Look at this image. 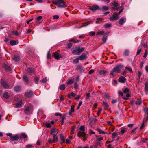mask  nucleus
<instances>
[{"instance_id":"49","label":"nucleus","mask_w":148,"mask_h":148,"mask_svg":"<svg viewBox=\"0 0 148 148\" xmlns=\"http://www.w3.org/2000/svg\"><path fill=\"white\" fill-rule=\"evenodd\" d=\"M145 116L143 121V122H146V121H148V115H145Z\"/></svg>"},{"instance_id":"6","label":"nucleus","mask_w":148,"mask_h":148,"mask_svg":"<svg viewBox=\"0 0 148 148\" xmlns=\"http://www.w3.org/2000/svg\"><path fill=\"white\" fill-rule=\"evenodd\" d=\"M6 135L9 136L12 141H17L19 139V135L18 134H16L13 136L12 133H8Z\"/></svg>"},{"instance_id":"64","label":"nucleus","mask_w":148,"mask_h":148,"mask_svg":"<svg viewBox=\"0 0 148 148\" xmlns=\"http://www.w3.org/2000/svg\"><path fill=\"white\" fill-rule=\"evenodd\" d=\"M42 18V16H39L36 18V20L37 21H39L41 20Z\"/></svg>"},{"instance_id":"38","label":"nucleus","mask_w":148,"mask_h":148,"mask_svg":"<svg viewBox=\"0 0 148 148\" xmlns=\"http://www.w3.org/2000/svg\"><path fill=\"white\" fill-rule=\"evenodd\" d=\"M141 51V47H140V46L138 48V50L137 52L136 55H138L139 53H140Z\"/></svg>"},{"instance_id":"31","label":"nucleus","mask_w":148,"mask_h":148,"mask_svg":"<svg viewBox=\"0 0 148 148\" xmlns=\"http://www.w3.org/2000/svg\"><path fill=\"white\" fill-rule=\"evenodd\" d=\"M20 59L19 57L16 55H15L14 57L13 58V60L15 61L18 62Z\"/></svg>"},{"instance_id":"12","label":"nucleus","mask_w":148,"mask_h":148,"mask_svg":"<svg viewBox=\"0 0 148 148\" xmlns=\"http://www.w3.org/2000/svg\"><path fill=\"white\" fill-rule=\"evenodd\" d=\"M34 95L33 92L32 91H30L29 92H27L25 94V96L27 97H31Z\"/></svg>"},{"instance_id":"16","label":"nucleus","mask_w":148,"mask_h":148,"mask_svg":"<svg viewBox=\"0 0 148 148\" xmlns=\"http://www.w3.org/2000/svg\"><path fill=\"white\" fill-rule=\"evenodd\" d=\"M30 109L29 107H26L25 108V109L24 111L25 113L26 114H29Z\"/></svg>"},{"instance_id":"59","label":"nucleus","mask_w":148,"mask_h":148,"mask_svg":"<svg viewBox=\"0 0 148 148\" xmlns=\"http://www.w3.org/2000/svg\"><path fill=\"white\" fill-rule=\"evenodd\" d=\"M90 97V93H87L86 94V99H89V97Z\"/></svg>"},{"instance_id":"62","label":"nucleus","mask_w":148,"mask_h":148,"mask_svg":"<svg viewBox=\"0 0 148 148\" xmlns=\"http://www.w3.org/2000/svg\"><path fill=\"white\" fill-rule=\"evenodd\" d=\"M125 68L126 69L128 70L131 73L132 72V69L131 68H130L126 66L125 67Z\"/></svg>"},{"instance_id":"55","label":"nucleus","mask_w":148,"mask_h":148,"mask_svg":"<svg viewBox=\"0 0 148 148\" xmlns=\"http://www.w3.org/2000/svg\"><path fill=\"white\" fill-rule=\"evenodd\" d=\"M145 89L147 90H148V83L146 82L145 84Z\"/></svg>"},{"instance_id":"21","label":"nucleus","mask_w":148,"mask_h":148,"mask_svg":"<svg viewBox=\"0 0 148 148\" xmlns=\"http://www.w3.org/2000/svg\"><path fill=\"white\" fill-rule=\"evenodd\" d=\"M3 67L5 70L7 71H10L11 70V67L6 64H5L4 65Z\"/></svg>"},{"instance_id":"23","label":"nucleus","mask_w":148,"mask_h":148,"mask_svg":"<svg viewBox=\"0 0 148 148\" xmlns=\"http://www.w3.org/2000/svg\"><path fill=\"white\" fill-rule=\"evenodd\" d=\"M109 9V8L108 7L104 6H103L102 7H100V10H101L102 11H103L104 10H107Z\"/></svg>"},{"instance_id":"51","label":"nucleus","mask_w":148,"mask_h":148,"mask_svg":"<svg viewBox=\"0 0 148 148\" xmlns=\"http://www.w3.org/2000/svg\"><path fill=\"white\" fill-rule=\"evenodd\" d=\"M12 34L16 36H18L19 34L18 31H14L12 32Z\"/></svg>"},{"instance_id":"52","label":"nucleus","mask_w":148,"mask_h":148,"mask_svg":"<svg viewBox=\"0 0 148 148\" xmlns=\"http://www.w3.org/2000/svg\"><path fill=\"white\" fill-rule=\"evenodd\" d=\"M112 138H114L115 136L117 135V133L116 132H115L112 133Z\"/></svg>"},{"instance_id":"14","label":"nucleus","mask_w":148,"mask_h":148,"mask_svg":"<svg viewBox=\"0 0 148 148\" xmlns=\"http://www.w3.org/2000/svg\"><path fill=\"white\" fill-rule=\"evenodd\" d=\"M79 60H85L86 58V57L85 54L83 53L78 57Z\"/></svg>"},{"instance_id":"41","label":"nucleus","mask_w":148,"mask_h":148,"mask_svg":"<svg viewBox=\"0 0 148 148\" xmlns=\"http://www.w3.org/2000/svg\"><path fill=\"white\" fill-rule=\"evenodd\" d=\"M47 80V77H45L42 80H40V82L42 83H46Z\"/></svg>"},{"instance_id":"33","label":"nucleus","mask_w":148,"mask_h":148,"mask_svg":"<svg viewBox=\"0 0 148 148\" xmlns=\"http://www.w3.org/2000/svg\"><path fill=\"white\" fill-rule=\"evenodd\" d=\"M90 23L88 22H86L84 23L83 25L79 27V28H81L83 27H85L89 24Z\"/></svg>"},{"instance_id":"47","label":"nucleus","mask_w":148,"mask_h":148,"mask_svg":"<svg viewBox=\"0 0 148 148\" xmlns=\"http://www.w3.org/2000/svg\"><path fill=\"white\" fill-rule=\"evenodd\" d=\"M79 58H77L75 59H74L73 60V62L75 63V64L78 63L79 62Z\"/></svg>"},{"instance_id":"17","label":"nucleus","mask_w":148,"mask_h":148,"mask_svg":"<svg viewBox=\"0 0 148 148\" xmlns=\"http://www.w3.org/2000/svg\"><path fill=\"white\" fill-rule=\"evenodd\" d=\"M10 97V95L8 92H5L3 95L2 97V99L6 98L7 99H8Z\"/></svg>"},{"instance_id":"19","label":"nucleus","mask_w":148,"mask_h":148,"mask_svg":"<svg viewBox=\"0 0 148 148\" xmlns=\"http://www.w3.org/2000/svg\"><path fill=\"white\" fill-rule=\"evenodd\" d=\"M60 138L62 141L60 143L61 144H62L65 142V139L64 138V135L63 134H60Z\"/></svg>"},{"instance_id":"48","label":"nucleus","mask_w":148,"mask_h":148,"mask_svg":"<svg viewBox=\"0 0 148 148\" xmlns=\"http://www.w3.org/2000/svg\"><path fill=\"white\" fill-rule=\"evenodd\" d=\"M142 102L141 100H138L137 101H136L135 104L137 105H140L141 103Z\"/></svg>"},{"instance_id":"58","label":"nucleus","mask_w":148,"mask_h":148,"mask_svg":"<svg viewBox=\"0 0 148 148\" xmlns=\"http://www.w3.org/2000/svg\"><path fill=\"white\" fill-rule=\"evenodd\" d=\"M112 5L115 7H116L118 6V3H116V2L114 1L112 3Z\"/></svg>"},{"instance_id":"37","label":"nucleus","mask_w":148,"mask_h":148,"mask_svg":"<svg viewBox=\"0 0 148 148\" xmlns=\"http://www.w3.org/2000/svg\"><path fill=\"white\" fill-rule=\"evenodd\" d=\"M104 31H99L96 34L97 35H102L104 33Z\"/></svg>"},{"instance_id":"61","label":"nucleus","mask_w":148,"mask_h":148,"mask_svg":"<svg viewBox=\"0 0 148 148\" xmlns=\"http://www.w3.org/2000/svg\"><path fill=\"white\" fill-rule=\"evenodd\" d=\"M73 45V44L71 43H69L68 44V45H67V48H68V49H70V48Z\"/></svg>"},{"instance_id":"63","label":"nucleus","mask_w":148,"mask_h":148,"mask_svg":"<svg viewBox=\"0 0 148 148\" xmlns=\"http://www.w3.org/2000/svg\"><path fill=\"white\" fill-rule=\"evenodd\" d=\"M137 127H136L135 128L134 130H132L131 132V133H133L134 134L135 133V131H136V130H137Z\"/></svg>"},{"instance_id":"10","label":"nucleus","mask_w":148,"mask_h":148,"mask_svg":"<svg viewBox=\"0 0 148 148\" xmlns=\"http://www.w3.org/2000/svg\"><path fill=\"white\" fill-rule=\"evenodd\" d=\"M58 132V130L55 128H52L50 130V134L53 135H56Z\"/></svg>"},{"instance_id":"26","label":"nucleus","mask_w":148,"mask_h":148,"mask_svg":"<svg viewBox=\"0 0 148 148\" xmlns=\"http://www.w3.org/2000/svg\"><path fill=\"white\" fill-rule=\"evenodd\" d=\"M107 36L106 35H104L102 38V41H103L104 44L106 42V40L107 39Z\"/></svg>"},{"instance_id":"44","label":"nucleus","mask_w":148,"mask_h":148,"mask_svg":"<svg viewBox=\"0 0 148 148\" xmlns=\"http://www.w3.org/2000/svg\"><path fill=\"white\" fill-rule=\"evenodd\" d=\"M46 127L47 128H51V125L50 123L47 122L45 124Z\"/></svg>"},{"instance_id":"13","label":"nucleus","mask_w":148,"mask_h":148,"mask_svg":"<svg viewBox=\"0 0 148 148\" xmlns=\"http://www.w3.org/2000/svg\"><path fill=\"white\" fill-rule=\"evenodd\" d=\"M27 137V135L25 133H22L20 136H19V139H25Z\"/></svg>"},{"instance_id":"30","label":"nucleus","mask_w":148,"mask_h":148,"mask_svg":"<svg viewBox=\"0 0 148 148\" xmlns=\"http://www.w3.org/2000/svg\"><path fill=\"white\" fill-rule=\"evenodd\" d=\"M39 80V78L37 77H35L34 78V81L36 84H38Z\"/></svg>"},{"instance_id":"22","label":"nucleus","mask_w":148,"mask_h":148,"mask_svg":"<svg viewBox=\"0 0 148 148\" xmlns=\"http://www.w3.org/2000/svg\"><path fill=\"white\" fill-rule=\"evenodd\" d=\"M107 73V71L105 70H100L99 71V73L101 75L104 76H105Z\"/></svg>"},{"instance_id":"40","label":"nucleus","mask_w":148,"mask_h":148,"mask_svg":"<svg viewBox=\"0 0 148 148\" xmlns=\"http://www.w3.org/2000/svg\"><path fill=\"white\" fill-rule=\"evenodd\" d=\"M10 43L11 45H14L17 44V43L15 40H11L10 41Z\"/></svg>"},{"instance_id":"24","label":"nucleus","mask_w":148,"mask_h":148,"mask_svg":"<svg viewBox=\"0 0 148 148\" xmlns=\"http://www.w3.org/2000/svg\"><path fill=\"white\" fill-rule=\"evenodd\" d=\"M23 80L26 82L27 84H28L29 79L27 76L26 75H24L23 76Z\"/></svg>"},{"instance_id":"20","label":"nucleus","mask_w":148,"mask_h":148,"mask_svg":"<svg viewBox=\"0 0 148 148\" xmlns=\"http://www.w3.org/2000/svg\"><path fill=\"white\" fill-rule=\"evenodd\" d=\"M27 71L28 72V73L30 74H32L34 72V69L31 68H28L27 70Z\"/></svg>"},{"instance_id":"39","label":"nucleus","mask_w":148,"mask_h":148,"mask_svg":"<svg viewBox=\"0 0 148 148\" xmlns=\"http://www.w3.org/2000/svg\"><path fill=\"white\" fill-rule=\"evenodd\" d=\"M97 130L99 132V133L100 134H105V133H106V132H105L103 131H102L98 128L97 129Z\"/></svg>"},{"instance_id":"57","label":"nucleus","mask_w":148,"mask_h":148,"mask_svg":"<svg viewBox=\"0 0 148 148\" xmlns=\"http://www.w3.org/2000/svg\"><path fill=\"white\" fill-rule=\"evenodd\" d=\"M78 86L77 82H75V83L74 88L75 89H77L78 88Z\"/></svg>"},{"instance_id":"50","label":"nucleus","mask_w":148,"mask_h":148,"mask_svg":"<svg viewBox=\"0 0 148 148\" xmlns=\"http://www.w3.org/2000/svg\"><path fill=\"white\" fill-rule=\"evenodd\" d=\"M130 90L128 88H125L123 91V92L124 93H126L129 92Z\"/></svg>"},{"instance_id":"2","label":"nucleus","mask_w":148,"mask_h":148,"mask_svg":"<svg viewBox=\"0 0 148 148\" xmlns=\"http://www.w3.org/2000/svg\"><path fill=\"white\" fill-rule=\"evenodd\" d=\"M53 4L57 6L58 8L66 7L67 5L63 0H54L52 1Z\"/></svg>"},{"instance_id":"27","label":"nucleus","mask_w":148,"mask_h":148,"mask_svg":"<svg viewBox=\"0 0 148 148\" xmlns=\"http://www.w3.org/2000/svg\"><path fill=\"white\" fill-rule=\"evenodd\" d=\"M124 23V18L123 17L120 18L119 21V23L121 25H123Z\"/></svg>"},{"instance_id":"28","label":"nucleus","mask_w":148,"mask_h":148,"mask_svg":"<svg viewBox=\"0 0 148 148\" xmlns=\"http://www.w3.org/2000/svg\"><path fill=\"white\" fill-rule=\"evenodd\" d=\"M59 88L62 91L64 90L65 89V84L61 85L59 87Z\"/></svg>"},{"instance_id":"60","label":"nucleus","mask_w":148,"mask_h":148,"mask_svg":"<svg viewBox=\"0 0 148 148\" xmlns=\"http://www.w3.org/2000/svg\"><path fill=\"white\" fill-rule=\"evenodd\" d=\"M145 127V124L144 123V122H143V123L141 125V126L140 127V130H142L143 129L144 127Z\"/></svg>"},{"instance_id":"45","label":"nucleus","mask_w":148,"mask_h":148,"mask_svg":"<svg viewBox=\"0 0 148 148\" xmlns=\"http://www.w3.org/2000/svg\"><path fill=\"white\" fill-rule=\"evenodd\" d=\"M144 112H145V115H148V108H145L143 110Z\"/></svg>"},{"instance_id":"32","label":"nucleus","mask_w":148,"mask_h":148,"mask_svg":"<svg viewBox=\"0 0 148 148\" xmlns=\"http://www.w3.org/2000/svg\"><path fill=\"white\" fill-rule=\"evenodd\" d=\"M126 96L127 97H123L122 98L123 99H124L125 100H127L129 99L128 97H130L131 96V95L130 94H129L128 93H127V94L126 95Z\"/></svg>"},{"instance_id":"9","label":"nucleus","mask_w":148,"mask_h":148,"mask_svg":"<svg viewBox=\"0 0 148 148\" xmlns=\"http://www.w3.org/2000/svg\"><path fill=\"white\" fill-rule=\"evenodd\" d=\"M119 18L118 17V14L116 12L114 13L112 16L110 18V19L111 21H113L117 20Z\"/></svg>"},{"instance_id":"4","label":"nucleus","mask_w":148,"mask_h":148,"mask_svg":"<svg viewBox=\"0 0 148 148\" xmlns=\"http://www.w3.org/2000/svg\"><path fill=\"white\" fill-rule=\"evenodd\" d=\"M84 50V47H80L78 46L75 47V49L73 51L72 53L73 55H79Z\"/></svg>"},{"instance_id":"5","label":"nucleus","mask_w":148,"mask_h":148,"mask_svg":"<svg viewBox=\"0 0 148 148\" xmlns=\"http://www.w3.org/2000/svg\"><path fill=\"white\" fill-rule=\"evenodd\" d=\"M79 130L82 132L79 131L78 132L77 134L78 136L80 137L82 136L84 138L83 140H85L86 133L84 132L85 130L84 126H81L79 128Z\"/></svg>"},{"instance_id":"36","label":"nucleus","mask_w":148,"mask_h":148,"mask_svg":"<svg viewBox=\"0 0 148 148\" xmlns=\"http://www.w3.org/2000/svg\"><path fill=\"white\" fill-rule=\"evenodd\" d=\"M111 26V23H106L104 25V27L106 28H109Z\"/></svg>"},{"instance_id":"29","label":"nucleus","mask_w":148,"mask_h":148,"mask_svg":"<svg viewBox=\"0 0 148 148\" xmlns=\"http://www.w3.org/2000/svg\"><path fill=\"white\" fill-rule=\"evenodd\" d=\"M22 104L21 100L20 101L16 104V107L17 108H20Z\"/></svg>"},{"instance_id":"42","label":"nucleus","mask_w":148,"mask_h":148,"mask_svg":"<svg viewBox=\"0 0 148 148\" xmlns=\"http://www.w3.org/2000/svg\"><path fill=\"white\" fill-rule=\"evenodd\" d=\"M20 87L18 86H17L14 87V90L17 92H18L20 91Z\"/></svg>"},{"instance_id":"43","label":"nucleus","mask_w":148,"mask_h":148,"mask_svg":"<svg viewBox=\"0 0 148 148\" xmlns=\"http://www.w3.org/2000/svg\"><path fill=\"white\" fill-rule=\"evenodd\" d=\"M78 69L81 73L84 72V68L79 66Z\"/></svg>"},{"instance_id":"56","label":"nucleus","mask_w":148,"mask_h":148,"mask_svg":"<svg viewBox=\"0 0 148 148\" xmlns=\"http://www.w3.org/2000/svg\"><path fill=\"white\" fill-rule=\"evenodd\" d=\"M51 56L50 54V51H49L47 53V59H50L51 58Z\"/></svg>"},{"instance_id":"25","label":"nucleus","mask_w":148,"mask_h":148,"mask_svg":"<svg viewBox=\"0 0 148 148\" xmlns=\"http://www.w3.org/2000/svg\"><path fill=\"white\" fill-rule=\"evenodd\" d=\"M102 105L105 109H107L109 107V106L108 103L105 102H103Z\"/></svg>"},{"instance_id":"54","label":"nucleus","mask_w":148,"mask_h":148,"mask_svg":"<svg viewBox=\"0 0 148 148\" xmlns=\"http://www.w3.org/2000/svg\"><path fill=\"white\" fill-rule=\"evenodd\" d=\"M55 116H59L60 118H61L62 117V114L59 113H56L55 114Z\"/></svg>"},{"instance_id":"11","label":"nucleus","mask_w":148,"mask_h":148,"mask_svg":"<svg viewBox=\"0 0 148 148\" xmlns=\"http://www.w3.org/2000/svg\"><path fill=\"white\" fill-rule=\"evenodd\" d=\"M53 56L57 60H59L60 58H61V55L59 54L56 52H54L53 53Z\"/></svg>"},{"instance_id":"1","label":"nucleus","mask_w":148,"mask_h":148,"mask_svg":"<svg viewBox=\"0 0 148 148\" xmlns=\"http://www.w3.org/2000/svg\"><path fill=\"white\" fill-rule=\"evenodd\" d=\"M123 66L121 64H119L116 66L112 69V70L110 72V75H111L110 77H112L116 75L115 73H118L121 72V69Z\"/></svg>"},{"instance_id":"18","label":"nucleus","mask_w":148,"mask_h":148,"mask_svg":"<svg viewBox=\"0 0 148 148\" xmlns=\"http://www.w3.org/2000/svg\"><path fill=\"white\" fill-rule=\"evenodd\" d=\"M74 107L75 106L74 105H73L71 106V109L70 110L69 112V115H71V114H72V113L74 112Z\"/></svg>"},{"instance_id":"34","label":"nucleus","mask_w":148,"mask_h":148,"mask_svg":"<svg viewBox=\"0 0 148 148\" xmlns=\"http://www.w3.org/2000/svg\"><path fill=\"white\" fill-rule=\"evenodd\" d=\"M129 54L130 52L128 50H126L125 51L124 55L125 56H127Z\"/></svg>"},{"instance_id":"53","label":"nucleus","mask_w":148,"mask_h":148,"mask_svg":"<svg viewBox=\"0 0 148 148\" xmlns=\"http://www.w3.org/2000/svg\"><path fill=\"white\" fill-rule=\"evenodd\" d=\"M26 148H31L33 147V146L32 144H28L25 146Z\"/></svg>"},{"instance_id":"7","label":"nucleus","mask_w":148,"mask_h":148,"mask_svg":"<svg viewBox=\"0 0 148 148\" xmlns=\"http://www.w3.org/2000/svg\"><path fill=\"white\" fill-rule=\"evenodd\" d=\"M53 139H49L48 140V142L49 144H52L53 143H56L58 142V138L56 135H53Z\"/></svg>"},{"instance_id":"46","label":"nucleus","mask_w":148,"mask_h":148,"mask_svg":"<svg viewBox=\"0 0 148 148\" xmlns=\"http://www.w3.org/2000/svg\"><path fill=\"white\" fill-rule=\"evenodd\" d=\"M73 80L72 81L71 79H69L67 82V84L68 85L71 84L73 83Z\"/></svg>"},{"instance_id":"35","label":"nucleus","mask_w":148,"mask_h":148,"mask_svg":"<svg viewBox=\"0 0 148 148\" xmlns=\"http://www.w3.org/2000/svg\"><path fill=\"white\" fill-rule=\"evenodd\" d=\"M75 127H76L75 125H74L72 127L71 131V134H73V133L74 132L75 129Z\"/></svg>"},{"instance_id":"15","label":"nucleus","mask_w":148,"mask_h":148,"mask_svg":"<svg viewBox=\"0 0 148 148\" xmlns=\"http://www.w3.org/2000/svg\"><path fill=\"white\" fill-rule=\"evenodd\" d=\"M126 80V78L123 76L120 77L118 79L119 82L123 83L125 82Z\"/></svg>"},{"instance_id":"3","label":"nucleus","mask_w":148,"mask_h":148,"mask_svg":"<svg viewBox=\"0 0 148 148\" xmlns=\"http://www.w3.org/2000/svg\"><path fill=\"white\" fill-rule=\"evenodd\" d=\"M0 83L2 87L5 89H9L12 88V87L9 85L8 82L5 79H2Z\"/></svg>"},{"instance_id":"8","label":"nucleus","mask_w":148,"mask_h":148,"mask_svg":"<svg viewBox=\"0 0 148 148\" xmlns=\"http://www.w3.org/2000/svg\"><path fill=\"white\" fill-rule=\"evenodd\" d=\"M88 9L92 12H94L98 10H100V7L97 5H94L90 6Z\"/></svg>"}]
</instances>
